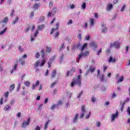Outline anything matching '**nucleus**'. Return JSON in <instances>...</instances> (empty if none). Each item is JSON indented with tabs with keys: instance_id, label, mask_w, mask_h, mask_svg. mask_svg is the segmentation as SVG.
<instances>
[{
	"instance_id": "nucleus-1",
	"label": "nucleus",
	"mask_w": 130,
	"mask_h": 130,
	"mask_svg": "<svg viewBox=\"0 0 130 130\" xmlns=\"http://www.w3.org/2000/svg\"><path fill=\"white\" fill-rule=\"evenodd\" d=\"M42 53V57L43 58L41 60V63H40V60H37L35 63L34 66L35 68H37L38 67H43L44 64H45V62L46 61L45 60V59H44V57L45 56V54L44 53V50H42L41 51Z\"/></svg>"
},
{
	"instance_id": "nucleus-2",
	"label": "nucleus",
	"mask_w": 130,
	"mask_h": 130,
	"mask_svg": "<svg viewBox=\"0 0 130 130\" xmlns=\"http://www.w3.org/2000/svg\"><path fill=\"white\" fill-rule=\"evenodd\" d=\"M81 84L82 79L81 78V75H78L76 78H73L71 86V87H74L75 85H77L78 87H81Z\"/></svg>"
},
{
	"instance_id": "nucleus-3",
	"label": "nucleus",
	"mask_w": 130,
	"mask_h": 130,
	"mask_svg": "<svg viewBox=\"0 0 130 130\" xmlns=\"http://www.w3.org/2000/svg\"><path fill=\"white\" fill-rule=\"evenodd\" d=\"M110 47L111 48L112 47H114V48H116L117 49H119L120 48V43L118 42H115L113 44H110Z\"/></svg>"
},
{
	"instance_id": "nucleus-4",
	"label": "nucleus",
	"mask_w": 130,
	"mask_h": 130,
	"mask_svg": "<svg viewBox=\"0 0 130 130\" xmlns=\"http://www.w3.org/2000/svg\"><path fill=\"white\" fill-rule=\"evenodd\" d=\"M126 102H129V98H127L125 101L123 103L121 102L120 104V110L121 112L123 111V108H124V105H125V103H126Z\"/></svg>"
},
{
	"instance_id": "nucleus-5",
	"label": "nucleus",
	"mask_w": 130,
	"mask_h": 130,
	"mask_svg": "<svg viewBox=\"0 0 130 130\" xmlns=\"http://www.w3.org/2000/svg\"><path fill=\"white\" fill-rule=\"evenodd\" d=\"M31 118L30 117H29L27 120H24L23 121V122L22 123V127L23 128H25L26 126H28V125H29V123H30V120Z\"/></svg>"
},
{
	"instance_id": "nucleus-6",
	"label": "nucleus",
	"mask_w": 130,
	"mask_h": 130,
	"mask_svg": "<svg viewBox=\"0 0 130 130\" xmlns=\"http://www.w3.org/2000/svg\"><path fill=\"white\" fill-rule=\"evenodd\" d=\"M118 117V111H116V113L113 114L111 115V121H114V120Z\"/></svg>"
},
{
	"instance_id": "nucleus-7",
	"label": "nucleus",
	"mask_w": 130,
	"mask_h": 130,
	"mask_svg": "<svg viewBox=\"0 0 130 130\" xmlns=\"http://www.w3.org/2000/svg\"><path fill=\"white\" fill-rule=\"evenodd\" d=\"M101 26L102 27V33H106L107 32V27L104 23L102 22L101 23Z\"/></svg>"
},
{
	"instance_id": "nucleus-8",
	"label": "nucleus",
	"mask_w": 130,
	"mask_h": 130,
	"mask_svg": "<svg viewBox=\"0 0 130 130\" xmlns=\"http://www.w3.org/2000/svg\"><path fill=\"white\" fill-rule=\"evenodd\" d=\"M89 45L92 47L93 49H96V48H97V46H98V45L95 42H90L89 43Z\"/></svg>"
},
{
	"instance_id": "nucleus-9",
	"label": "nucleus",
	"mask_w": 130,
	"mask_h": 130,
	"mask_svg": "<svg viewBox=\"0 0 130 130\" xmlns=\"http://www.w3.org/2000/svg\"><path fill=\"white\" fill-rule=\"evenodd\" d=\"M39 34V31H38V30H37L35 33V34L33 35H31L30 36V41H34L35 39L34 38H36L37 37V35Z\"/></svg>"
},
{
	"instance_id": "nucleus-10",
	"label": "nucleus",
	"mask_w": 130,
	"mask_h": 130,
	"mask_svg": "<svg viewBox=\"0 0 130 130\" xmlns=\"http://www.w3.org/2000/svg\"><path fill=\"white\" fill-rule=\"evenodd\" d=\"M95 71V67L93 66H91L89 67V69L88 70L87 72L85 73V76H87L88 75V73H93V72Z\"/></svg>"
},
{
	"instance_id": "nucleus-11",
	"label": "nucleus",
	"mask_w": 130,
	"mask_h": 130,
	"mask_svg": "<svg viewBox=\"0 0 130 130\" xmlns=\"http://www.w3.org/2000/svg\"><path fill=\"white\" fill-rule=\"evenodd\" d=\"M75 71H76V69L74 67H73L70 71H68L67 74V76L69 77V76H70V74L71 76H73V73H75Z\"/></svg>"
},
{
	"instance_id": "nucleus-12",
	"label": "nucleus",
	"mask_w": 130,
	"mask_h": 130,
	"mask_svg": "<svg viewBox=\"0 0 130 130\" xmlns=\"http://www.w3.org/2000/svg\"><path fill=\"white\" fill-rule=\"evenodd\" d=\"M58 27H59V22H57L56 24V28H52L50 34H53L54 31L58 30Z\"/></svg>"
},
{
	"instance_id": "nucleus-13",
	"label": "nucleus",
	"mask_w": 130,
	"mask_h": 130,
	"mask_svg": "<svg viewBox=\"0 0 130 130\" xmlns=\"http://www.w3.org/2000/svg\"><path fill=\"white\" fill-rule=\"evenodd\" d=\"M17 68H18V64H15L14 66L12 68V69L10 71L11 74H13L14 72H16L17 71Z\"/></svg>"
},
{
	"instance_id": "nucleus-14",
	"label": "nucleus",
	"mask_w": 130,
	"mask_h": 130,
	"mask_svg": "<svg viewBox=\"0 0 130 130\" xmlns=\"http://www.w3.org/2000/svg\"><path fill=\"white\" fill-rule=\"evenodd\" d=\"M109 62H112L113 63H114V62H115V61H116V59H115V58H113L112 57V56H110L109 60H108Z\"/></svg>"
},
{
	"instance_id": "nucleus-15",
	"label": "nucleus",
	"mask_w": 130,
	"mask_h": 130,
	"mask_svg": "<svg viewBox=\"0 0 130 130\" xmlns=\"http://www.w3.org/2000/svg\"><path fill=\"white\" fill-rule=\"evenodd\" d=\"M11 108V107L10 105H6L4 107V110H5V111H8V110H10Z\"/></svg>"
},
{
	"instance_id": "nucleus-16",
	"label": "nucleus",
	"mask_w": 130,
	"mask_h": 130,
	"mask_svg": "<svg viewBox=\"0 0 130 130\" xmlns=\"http://www.w3.org/2000/svg\"><path fill=\"white\" fill-rule=\"evenodd\" d=\"M40 84L39 80L36 81V84H32V90H35V87H37Z\"/></svg>"
},
{
	"instance_id": "nucleus-17",
	"label": "nucleus",
	"mask_w": 130,
	"mask_h": 130,
	"mask_svg": "<svg viewBox=\"0 0 130 130\" xmlns=\"http://www.w3.org/2000/svg\"><path fill=\"white\" fill-rule=\"evenodd\" d=\"M45 27V26H44V24L39 25L38 26V30H39V31H42V30H43Z\"/></svg>"
},
{
	"instance_id": "nucleus-18",
	"label": "nucleus",
	"mask_w": 130,
	"mask_h": 130,
	"mask_svg": "<svg viewBox=\"0 0 130 130\" xmlns=\"http://www.w3.org/2000/svg\"><path fill=\"white\" fill-rule=\"evenodd\" d=\"M56 75V70H54L52 71V74H51V77L52 79H53V78H55Z\"/></svg>"
},
{
	"instance_id": "nucleus-19",
	"label": "nucleus",
	"mask_w": 130,
	"mask_h": 130,
	"mask_svg": "<svg viewBox=\"0 0 130 130\" xmlns=\"http://www.w3.org/2000/svg\"><path fill=\"white\" fill-rule=\"evenodd\" d=\"M113 6L112 5V4H108L107 7V11H108V12H109V11H110L112 9Z\"/></svg>"
},
{
	"instance_id": "nucleus-20",
	"label": "nucleus",
	"mask_w": 130,
	"mask_h": 130,
	"mask_svg": "<svg viewBox=\"0 0 130 130\" xmlns=\"http://www.w3.org/2000/svg\"><path fill=\"white\" fill-rule=\"evenodd\" d=\"M45 20V17L43 16H42L40 17L38 23H42V22H44Z\"/></svg>"
},
{
	"instance_id": "nucleus-21",
	"label": "nucleus",
	"mask_w": 130,
	"mask_h": 130,
	"mask_svg": "<svg viewBox=\"0 0 130 130\" xmlns=\"http://www.w3.org/2000/svg\"><path fill=\"white\" fill-rule=\"evenodd\" d=\"M100 80L101 82H104L105 81V76H104V75L100 76Z\"/></svg>"
},
{
	"instance_id": "nucleus-22",
	"label": "nucleus",
	"mask_w": 130,
	"mask_h": 130,
	"mask_svg": "<svg viewBox=\"0 0 130 130\" xmlns=\"http://www.w3.org/2000/svg\"><path fill=\"white\" fill-rule=\"evenodd\" d=\"M9 91L5 93V99L4 102H6L7 101L8 98L9 97Z\"/></svg>"
},
{
	"instance_id": "nucleus-23",
	"label": "nucleus",
	"mask_w": 130,
	"mask_h": 130,
	"mask_svg": "<svg viewBox=\"0 0 130 130\" xmlns=\"http://www.w3.org/2000/svg\"><path fill=\"white\" fill-rule=\"evenodd\" d=\"M79 116V114H76L75 116H74V118H73V122H76L77 120H78V117Z\"/></svg>"
},
{
	"instance_id": "nucleus-24",
	"label": "nucleus",
	"mask_w": 130,
	"mask_h": 130,
	"mask_svg": "<svg viewBox=\"0 0 130 130\" xmlns=\"http://www.w3.org/2000/svg\"><path fill=\"white\" fill-rule=\"evenodd\" d=\"M19 61H21L20 64L21 66H24L25 63V60H23V58H19Z\"/></svg>"
},
{
	"instance_id": "nucleus-25",
	"label": "nucleus",
	"mask_w": 130,
	"mask_h": 130,
	"mask_svg": "<svg viewBox=\"0 0 130 130\" xmlns=\"http://www.w3.org/2000/svg\"><path fill=\"white\" fill-rule=\"evenodd\" d=\"M87 43H84L83 44V45L82 46L81 49V52H83V51H84V49H85V48H86V47H87Z\"/></svg>"
},
{
	"instance_id": "nucleus-26",
	"label": "nucleus",
	"mask_w": 130,
	"mask_h": 130,
	"mask_svg": "<svg viewBox=\"0 0 130 130\" xmlns=\"http://www.w3.org/2000/svg\"><path fill=\"white\" fill-rule=\"evenodd\" d=\"M83 54H80L77 57L78 60L77 61V62L79 63V61H80V60L83 57Z\"/></svg>"
},
{
	"instance_id": "nucleus-27",
	"label": "nucleus",
	"mask_w": 130,
	"mask_h": 130,
	"mask_svg": "<svg viewBox=\"0 0 130 130\" xmlns=\"http://www.w3.org/2000/svg\"><path fill=\"white\" fill-rule=\"evenodd\" d=\"M14 89H15V84H12L10 85V86L9 87V90L10 92H12V91H13Z\"/></svg>"
},
{
	"instance_id": "nucleus-28",
	"label": "nucleus",
	"mask_w": 130,
	"mask_h": 130,
	"mask_svg": "<svg viewBox=\"0 0 130 130\" xmlns=\"http://www.w3.org/2000/svg\"><path fill=\"white\" fill-rule=\"evenodd\" d=\"M124 80L123 76H122L120 77L119 80L117 81V83H121V82H123Z\"/></svg>"
},
{
	"instance_id": "nucleus-29",
	"label": "nucleus",
	"mask_w": 130,
	"mask_h": 130,
	"mask_svg": "<svg viewBox=\"0 0 130 130\" xmlns=\"http://www.w3.org/2000/svg\"><path fill=\"white\" fill-rule=\"evenodd\" d=\"M53 62V60L52 59H50L48 63V68H50L51 67V64Z\"/></svg>"
},
{
	"instance_id": "nucleus-30",
	"label": "nucleus",
	"mask_w": 130,
	"mask_h": 130,
	"mask_svg": "<svg viewBox=\"0 0 130 130\" xmlns=\"http://www.w3.org/2000/svg\"><path fill=\"white\" fill-rule=\"evenodd\" d=\"M9 21V18L8 17H6L4 18H3L2 22L3 23H7V22Z\"/></svg>"
},
{
	"instance_id": "nucleus-31",
	"label": "nucleus",
	"mask_w": 130,
	"mask_h": 130,
	"mask_svg": "<svg viewBox=\"0 0 130 130\" xmlns=\"http://www.w3.org/2000/svg\"><path fill=\"white\" fill-rule=\"evenodd\" d=\"M81 54H83V56L85 57V56H87L88 54H89V51H87L85 52L84 53H83V52H81Z\"/></svg>"
},
{
	"instance_id": "nucleus-32",
	"label": "nucleus",
	"mask_w": 130,
	"mask_h": 130,
	"mask_svg": "<svg viewBox=\"0 0 130 130\" xmlns=\"http://www.w3.org/2000/svg\"><path fill=\"white\" fill-rule=\"evenodd\" d=\"M39 8V5L38 4H35L34 5L33 9L34 10H37V9Z\"/></svg>"
},
{
	"instance_id": "nucleus-33",
	"label": "nucleus",
	"mask_w": 130,
	"mask_h": 130,
	"mask_svg": "<svg viewBox=\"0 0 130 130\" xmlns=\"http://www.w3.org/2000/svg\"><path fill=\"white\" fill-rule=\"evenodd\" d=\"M89 23H90V26H93V25H94L95 22H94V19H90L89 20Z\"/></svg>"
},
{
	"instance_id": "nucleus-34",
	"label": "nucleus",
	"mask_w": 130,
	"mask_h": 130,
	"mask_svg": "<svg viewBox=\"0 0 130 130\" xmlns=\"http://www.w3.org/2000/svg\"><path fill=\"white\" fill-rule=\"evenodd\" d=\"M81 111H82V113H85L86 112V106H82L81 107Z\"/></svg>"
},
{
	"instance_id": "nucleus-35",
	"label": "nucleus",
	"mask_w": 130,
	"mask_h": 130,
	"mask_svg": "<svg viewBox=\"0 0 130 130\" xmlns=\"http://www.w3.org/2000/svg\"><path fill=\"white\" fill-rule=\"evenodd\" d=\"M46 51L48 53H50V52H51V47H47V49Z\"/></svg>"
},
{
	"instance_id": "nucleus-36",
	"label": "nucleus",
	"mask_w": 130,
	"mask_h": 130,
	"mask_svg": "<svg viewBox=\"0 0 130 130\" xmlns=\"http://www.w3.org/2000/svg\"><path fill=\"white\" fill-rule=\"evenodd\" d=\"M21 85H22V83H19L17 88V92H19L20 91V89H21Z\"/></svg>"
},
{
	"instance_id": "nucleus-37",
	"label": "nucleus",
	"mask_w": 130,
	"mask_h": 130,
	"mask_svg": "<svg viewBox=\"0 0 130 130\" xmlns=\"http://www.w3.org/2000/svg\"><path fill=\"white\" fill-rule=\"evenodd\" d=\"M63 56L62 54L60 55L59 62H61L63 60Z\"/></svg>"
},
{
	"instance_id": "nucleus-38",
	"label": "nucleus",
	"mask_w": 130,
	"mask_h": 130,
	"mask_svg": "<svg viewBox=\"0 0 130 130\" xmlns=\"http://www.w3.org/2000/svg\"><path fill=\"white\" fill-rule=\"evenodd\" d=\"M18 21H19V17H18V16H17L15 21L12 22L13 25H15V24H16V23L18 22Z\"/></svg>"
},
{
	"instance_id": "nucleus-39",
	"label": "nucleus",
	"mask_w": 130,
	"mask_h": 130,
	"mask_svg": "<svg viewBox=\"0 0 130 130\" xmlns=\"http://www.w3.org/2000/svg\"><path fill=\"white\" fill-rule=\"evenodd\" d=\"M24 85L26 87H30V82L29 81H25L24 82Z\"/></svg>"
},
{
	"instance_id": "nucleus-40",
	"label": "nucleus",
	"mask_w": 130,
	"mask_h": 130,
	"mask_svg": "<svg viewBox=\"0 0 130 130\" xmlns=\"http://www.w3.org/2000/svg\"><path fill=\"white\" fill-rule=\"evenodd\" d=\"M81 8L82 10L86 9V3H83L81 5Z\"/></svg>"
},
{
	"instance_id": "nucleus-41",
	"label": "nucleus",
	"mask_w": 130,
	"mask_h": 130,
	"mask_svg": "<svg viewBox=\"0 0 130 130\" xmlns=\"http://www.w3.org/2000/svg\"><path fill=\"white\" fill-rule=\"evenodd\" d=\"M58 106V105H53L51 108H50V109L51 110H53V109H54L55 108V107H57Z\"/></svg>"
},
{
	"instance_id": "nucleus-42",
	"label": "nucleus",
	"mask_w": 130,
	"mask_h": 130,
	"mask_svg": "<svg viewBox=\"0 0 130 130\" xmlns=\"http://www.w3.org/2000/svg\"><path fill=\"white\" fill-rule=\"evenodd\" d=\"M6 31H7V28H4V29L0 32V35H3L5 34Z\"/></svg>"
},
{
	"instance_id": "nucleus-43",
	"label": "nucleus",
	"mask_w": 130,
	"mask_h": 130,
	"mask_svg": "<svg viewBox=\"0 0 130 130\" xmlns=\"http://www.w3.org/2000/svg\"><path fill=\"white\" fill-rule=\"evenodd\" d=\"M90 35L85 36V40L86 41L90 40Z\"/></svg>"
},
{
	"instance_id": "nucleus-44",
	"label": "nucleus",
	"mask_w": 130,
	"mask_h": 130,
	"mask_svg": "<svg viewBox=\"0 0 130 130\" xmlns=\"http://www.w3.org/2000/svg\"><path fill=\"white\" fill-rule=\"evenodd\" d=\"M91 102H92V103H94L95 102V101H96V98H95V96H92L91 100Z\"/></svg>"
},
{
	"instance_id": "nucleus-45",
	"label": "nucleus",
	"mask_w": 130,
	"mask_h": 130,
	"mask_svg": "<svg viewBox=\"0 0 130 130\" xmlns=\"http://www.w3.org/2000/svg\"><path fill=\"white\" fill-rule=\"evenodd\" d=\"M39 56H40V53L37 52V53H36V55H35L36 58H39Z\"/></svg>"
},
{
	"instance_id": "nucleus-46",
	"label": "nucleus",
	"mask_w": 130,
	"mask_h": 130,
	"mask_svg": "<svg viewBox=\"0 0 130 130\" xmlns=\"http://www.w3.org/2000/svg\"><path fill=\"white\" fill-rule=\"evenodd\" d=\"M95 124L98 127H99L101 125V123L99 121H97L96 122Z\"/></svg>"
},
{
	"instance_id": "nucleus-47",
	"label": "nucleus",
	"mask_w": 130,
	"mask_h": 130,
	"mask_svg": "<svg viewBox=\"0 0 130 130\" xmlns=\"http://www.w3.org/2000/svg\"><path fill=\"white\" fill-rule=\"evenodd\" d=\"M84 29H85V30H87V29H88V23H84Z\"/></svg>"
},
{
	"instance_id": "nucleus-48",
	"label": "nucleus",
	"mask_w": 130,
	"mask_h": 130,
	"mask_svg": "<svg viewBox=\"0 0 130 130\" xmlns=\"http://www.w3.org/2000/svg\"><path fill=\"white\" fill-rule=\"evenodd\" d=\"M82 95H83V91H81L79 94L77 96V98L79 99V98H80L81 96H82Z\"/></svg>"
},
{
	"instance_id": "nucleus-49",
	"label": "nucleus",
	"mask_w": 130,
	"mask_h": 130,
	"mask_svg": "<svg viewBox=\"0 0 130 130\" xmlns=\"http://www.w3.org/2000/svg\"><path fill=\"white\" fill-rule=\"evenodd\" d=\"M64 48V44H62V46H61V47L59 48V51H61V50H62V49Z\"/></svg>"
},
{
	"instance_id": "nucleus-50",
	"label": "nucleus",
	"mask_w": 130,
	"mask_h": 130,
	"mask_svg": "<svg viewBox=\"0 0 130 130\" xmlns=\"http://www.w3.org/2000/svg\"><path fill=\"white\" fill-rule=\"evenodd\" d=\"M90 116H91V112H89V114L86 115V119H89V118H90Z\"/></svg>"
},
{
	"instance_id": "nucleus-51",
	"label": "nucleus",
	"mask_w": 130,
	"mask_h": 130,
	"mask_svg": "<svg viewBox=\"0 0 130 130\" xmlns=\"http://www.w3.org/2000/svg\"><path fill=\"white\" fill-rule=\"evenodd\" d=\"M59 36V32L57 31L55 33L54 37L55 38H57V37H58Z\"/></svg>"
},
{
	"instance_id": "nucleus-52",
	"label": "nucleus",
	"mask_w": 130,
	"mask_h": 130,
	"mask_svg": "<svg viewBox=\"0 0 130 130\" xmlns=\"http://www.w3.org/2000/svg\"><path fill=\"white\" fill-rule=\"evenodd\" d=\"M71 24H73V20L70 19L69 20V21L67 22V25H71Z\"/></svg>"
},
{
	"instance_id": "nucleus-53",
	"label": "nucleus",
	"mask_w": 130,
	"mask_h": 130,
	"mask_svg": "<svg viewBox=\"0 0 130 130\" xmlns=\"http://www.w3.org/2000/svg\"><path fill=\"white\" fill-rule=\"evenodd\" d=\"M19 50H20L21 52H23L24 51V48H22L21 46H19Z\"/></svg>"
},
{
	"instance_id": "nucleus-54",
	"label": "nucleus",
	"mask_w": 130,
	"mask_h": 130,
	"mask_svg": "<svg viewBox=\"0 0 130 130\" xmlns=\"http://www.w3.org/2000/svg\"><path fill=\"white\" fill-rule=\"evenodd\" d=\"M126 111L128 113V115H129V116H130V107H127V109Z\"/></svg>"
},
{
	"instance_id": "nucleus-55",
	"label": "nucleus",
	"mask_w": 130,
	"mask_h": 130,
	"mask_svg": "<svg viewBox=\"0 0 130 130\" xmlns=\"http://www.w3.org/2000/svg\"><path fill=\"white\" fill-rule=\"evenodd\" d=\"M56 84V81H55L54 82H53L51 84V88H53V87H54V86Z\"/></svg>"
},
{
	"instance_id": "nucleus-56",
	"label": "nucleus",
	"mask_w": 130,
	"mask_h": 130,
	"mask_svg": "<svg viewBox=\"0 0 130 130\" xmlns=\"http://www.w3.org/2000/svg\"><path fill=\"white\" fill-rule=\"evenodd\" d=\"M25 77H26V74H24L23 75H22L21 76V81H23V80H24V79H25Z\"/></svg>"
},
{
	"instance_id": "nucleus-57",
	"label": "nucleus",
	"mask_w": 130,
	"mask_h": 130,
	"mask_svg": "<svg viewBox=\"0 0 130 130\" xmlns=\"http://www.w3.org/2000/svg\"><path fill=\"white\" fill-rule=\"evenodd\" d=\"M55 57H56V56L55 55H54L50 59H52L53 61H54V59H55Z\"/></svg>"
},
{
	"instance_id": "nucleus-58",
	"label": "nucleus",
	"mask_w": 130,
	"mask_h": 130,
	"mask_svg": "<svg viewBox=\"0 0 130 130\" xmlns=\"http://www.w3.org/2000/svg\"><path fill=\"white\" fill-rule=\"evenodd\" d=\"M41 129V128L39 125L36 126L35 128V130H40Z\"/></svg>"
},
{
	"instance_id": "nucleus-59",
	"label": "nucleus",
	"mask_w": 130,
	"mask_h": 130,
	"mask_svg": "<svg viewBox=\"0 0 130 130\" xmlns=\"http://www.w3.org/2000/svg\"><path fill=\"white\" fill-rule=\"evenodd\" d=\"M129 48V47H128V46H126L125 47V53H127V52L128 51V49Z\"/></svg>"
},
{
	"instance_id": "nucleus-60",
	"label": "nucleus",
	"mask_w": 130,
	"mask_h": 130,
	"mask_svg": "<svg viewBox=\"0 0 130 130\" xmlns=\"http://www.w3.org/2000/svg\"><path fill=\"white\" fill-rule=\"evenodd\" d=\"M6 46H7V44H6L3 45H2L1 46L2 49H5V48H6Z\"/></svg>"
},
{
	"instance_id": "nucleus-61",
	"label": "nucleus",
	"mask_w": 130,
	"mask_h": 130,
	"mask_svg": "<svg viewBox=\"0 0 130 130\" xmlns=\"http://www.w3.org/2000/svg\"><path fill=\"white\" fill-rule=\"evenodd\" d=\"M85 114V113H82L80 116V118H83L84 117V115Z\"/></svg>"
},
{
	"instance_id": "nucleus-62",
	"label": "nucleus",
	"mask_w": 130,
	"mask_h": 130,
	"mask_svg": "<svg viewBox=\"0 0 130 130\" xmlns=\"http://www.w3.org/2000/svg\"><path fill=\"white\" fill-rule=\"evenodd\" d=\"M125 8V5H124L121 9V12H124Z\"/></svg>"
},
{
	"instance_id": "nucleus-63",
	"label": "nucleus",
	"mask_w": 130,
	"mask_h": 130,
	"mask_svg": "<svg viewBox=\"0 0 130 130\" xmlns=\"http://www.w3.org/2000/svg\"><path fill=\"white\" fill-rule=\"evenodd\" d=\"M15 103V100H12L10 101V104H11V105H13V104H14Z\"/></svg>"
},
{
	"instance_id": "nucleus-64",
	"label": "nucleus",
	"mask_w": 130,
	"mask_h": 130,
	"mask_svg": "<svg viewBox=\"0 0 130 130\" xmlns=\"http://www.w3.org/2000/svg\"><path fill=\"white\" fill-rule=\"evenodd\" d=\"M22 58V60H24L23 58H27V55L26 54H24L22 56V57L21 58Z\"/></svg>"
}]
</instances>
